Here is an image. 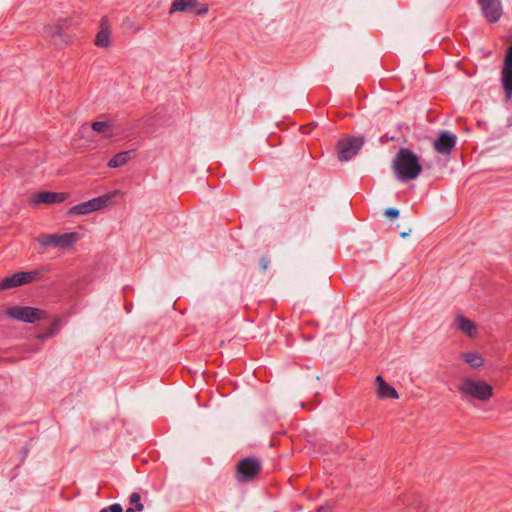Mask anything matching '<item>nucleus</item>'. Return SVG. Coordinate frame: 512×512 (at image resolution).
<instances>
[{
  "label": "nucleus",
  "instance_id": "nucleus-29",
  "mask_svg": "<svg viewBox=\"0 0 512 512\" xmlns=\"http://www.w3.org/2000/svg\"><path fill=\"white\" fill-rule=\"evenodd\" d=\"M506 126H507V127L512 126V114H511L510 116H508V118H507V122H506Z\"/></svg>",
  "mask_w": 512,
  "mask_h": 512
},
{
  "label": "nucleus",
  "instance_id": "nucleus-11",
  "mask_svg": "<svg viewBox=\"0 0 512 512\" xmlns=\"http://www.w3.org/2000/svg\"><path fill=\"white\" fill-rule=\"evenodd\" d=\"M502 85L506 96H512V45L508 48L502 70Z\"/></svg>",
  "mask_w": 512,
  "mask_h": 512
},
{
  "label": "nucleus",
  "instance_id": "nucleus-20",
  "mask_svg": "<svg viewBox=\"0 0 512 512\" xmlns=\"http://www.w3.org/2000/svg\"><path fill=\"white\" fill-rule=\"evenodd\" d=\"M59 325H60V318H59V317H56V318L53 320V322H52V324H51L50 328H49V329H47V331H46L45 333H43V334H39V335L37 336V339H39V340H41V341H42V340L48 339V338H50V337H52V336L56 335V334L58 333V327H59Z\"/></svg>",
  "mask_w": 512,
  "mask_h": 512
},
{
  "label": "nucleus",
  "instance_id": "nucleus-31",
  "mask_svg": "<svg viewBox=\"0 0 512 512\" xmlns=\"http://www.w3.org/2000/svg\"><path fill=\"white\" fill-rule=\"evenodd\" d=\"M315 126V123H310L309 124V127H314Z\"/></svg>",
  "mask_w": 512,
  "mask_h": 512
},
{
  "label": "nucleus",
  "instance_id": "nucleus-8",
  "mask_svg": "<svg viewBox=\"0 0 512 512\" xmlns=\"http://www.w3.org/2000/svg\"><path fill=\"white\" fill-rule=\"evenodd\" d=\"M43 36L59 47H64L71 41V36L65 32L64 25L59 23L46 26Z\"/></svg>",
  "mask_w": 512,
  "mask_h": 512
},
{
  "label": "nucleus",
  "instance_id": "nucleus-17",
  "mask_svg": "<svg viewBox=\"0 0 512 512\" xmlns=\"http://www.w3.org/2000/svg\"><path fill=\"white\" fill-rule=\"evenodd\" d=\"M133 153L134 150L119 152L108 161L107 166L109 168H121L132 159Z\"/></svg>",
  "mask_w": 512,
  "mask_h": 512
},
{
  "label": "nucleus",
  "instance_id": "nucleus-21",
  "mask_svg": "<svg viewBox=\"0 0 512 512\" xmlns=\"http://www.w3.org/2000/svg\"><path fill=\"white\" fill-rule=\"evenodd\" d=\"M93 131L97 133H103L106 134V137H111L112 134L108 133L110 129V124L108 122L104 121H95L91 125Z\"/></svg>",
  "mask_w": 512,
  "mask_h": 512
},
{
  "label": "nucleus",
  "instance_id": "nucleus-22",
  "mask_svg": "<svg viewBox=\"0 0 512 512\" xmlns=\"http://www.w3.org/2000/svg\"><path fill=\"white\" fill-rule=\"evenodd\" d=\"M270 265V259L267 256H262L259 260V267L262 272L267 271Z\"/></svg>",
  "mask_w": 512,
  "mask_h": 512
},
{
  "label": "nucleus",
  "instance_id": "nucleus-2",
  "mask_svg": "<svg viewBox=\"0 0 512 512\" xmlns=\"http://www.w3.org/2000/svg\"><path fill=\"white\" fill-rule=\"evenodd\" d=\"M458 392L464 397L487 402L494 394L492 385L482 379H473L470 377H462L457 385Z\"/></svg>",
  "mask_w": 512,
  "mask_h": 512
},
{
  "label": "nucleus",
  "instance_id": "nucleus-24",
  "mask_svg": "<svg viewBox=\"0 0 512 512\" xmlns=\"http://www.w3.org/2000/svg\"><path fill=\"white\" fill-rule=\"evenodd\" d=\"M129 501L131 504H138L141 501V496L139 493L134 492L130 495Z\"/></svg>",
  "mask_w": 512,
  "mask_h": 512
},
{
  "label": "nucleus",
  "instance_id": "nucleus-30",
  "mask_svg": "<svg viewBox=\"0 0 512 512\" xmlns=\"http://www.w3.org/2000/svg\"><path fill=\"white\" fill-rule=\"evenodd\" d=\"M126 512H136L134 508L132 507H129L126 509Z\"/></svg>",
  "mask_w": 512,
  "mask_h": 512
},
{
  "label": "nucleus",
  "instance_id": "nucleus-4",
  "mask_svg": "<svg viewBox=\"0 0 512 512\" xmlns=\"http://www.w3.org/2000/svg\"><path fill=\"white\" fill-rule=\"evenodd\" d=\"M79 239L80 236L78 233L69 232L64 234H41L37 238V241L44 248L53 246L60 249H67L72 247Z\"/></svg>",
  "mask_w": 512,
  "mask_h": 512
},
{
  "label": "nucleus",
  "instance_id": "nucleus-19",
  "mask_svg": "<svg viewBox=\"0 0 512 512\" xmlns=\"http://www.w3.org/2000/svg\"><path fill=\"white\" fill-rule=\"evenodd\" d=\"M462 357L465 362L474 369H479L484 365V359L478 352L463 353Z\"/></svg>",
  "mask_w": 512,
  "mask_h": 512
},
{
  "label": "nucleus",
  "instance_id": "nucleus-3",
  "mask_svg": "<svg viewBox=\"0 0 512 512\" xmlns=\"http://www.w3.org/2000/svg\"><path fill=\"white\" fill-rule=\"evenodd\" d=\"M121 194L122 192L120 190H114L100 197L82 202L71 207L68 211V215H87L94 211L101 210L105 207L113 205L115 198Z\"/></svg>",
  "mask_w": 512,
  "mask_h": 512
},
{
  "label": "nucleus",
  "instance_id": "nucleus-15",
  "mask_svg": "<svg viewBox=\"0 0 512 512\" xmlns=\"http://www.w3.org/2000/svg\"><path fill=\"white\" fill-rule=\"evenodd\" d=\"M67 198V194L65 193H58V192H50V191H43L35 194L32 198L33 204H54V203H61Z\"/></svg>",
  "mask_w": 512,
  "mask_h": 512
},
{
  "label": "nucleus",
  "instance_id": "nucleus-13",
  "mask_svg": "<svg viewBox=\"0 0 512 512\" xmlns=\"http://www.w3.org/2000/svg\"><path fill=\"white\" fill-rule=\"evenodd\" d=\"M456 144V136L449 131H444L434 142V148L441 154H449Z\"/></svg>",
  "mask_w": 512,
  "mask_h": 512
},
{
  "label": "nucleus",
  "instance_id": "nucleus-1",
  "mask_svg": "<svg viewBox=\"0 0 512 512\" xmlns=\"http://www.w3.org/2000/svg\"><path fill=\"white\" fill-rule=\"evenodd\" d=\"M392 166L397 179L401 181L416 179L422 170L417 155L406 148L397 152Z\"/></svg>",
  "mask_w": 512,
  "mask_h": 512
},
{
  "label": "nucleus",
  "instance_id": "nucleus-18",
  "mask_svg": "<svg viewBox=\"0 0 512 512\" xmlns=\"http://www.w3.org/2000/svg\"><path fill=\"white\" fill-rule=\"evenodd\" d=\"M197 7V0H173L169 13L188 12Z\"/></svg>",
  "mask_w": 512,
  "mask_h": 512
},
{
  "label": "nucleus",
  "instance_id": "nucleus-25",
  "mask_svg": "<svg viewBox=\"0 0 512 512\" xmlns=\"http://www.w3.org/2000/svg\"><path fill=\"white\" fill-rule=\"evenodd\" d=\"M108 512H122V506L120 504H112L109 507H107Z\"/></svg>",
  "mask_w": 512,
  "mask_h": 512
},
{
  "label": "nucleus",
  "instance_id": "nucleus-23",
  "mask_svg": "<svg viewBox=\"0 0 512 512\" xmlns=\"http://www.w3.org/2000/svg\"><path fill=\"white\" fill-rule=\"evenodd\" d=\"M384 215L387 217V218H397L399 216V210L396 209V208H387L385 211H384Z\"/></svg>",
  "mask_w": 512,
  "mask_h": 512
},
{
  "label": "nucleus",
  "instance_id": "nucleus-7",
  "mask_svg": "<svg viewBox=\"0 0 512 512\" xmlns=\"http://www.w3.org/2000/svg\"><path fill=\"white\" fill-rule=\"evenodd\" d=\"M260 462L255 458H246L237 465V479L239 481H251L260 472Z\"/></svg>",
  "mask_w": 512,
  "mask_h": 512
},
{
  "label": "nucleus",
  "instance_id": "nucleus-26",
  "mask_svg": "<svg viewBox=\"0 0 512 512\" xmlns=\"http://www.w3.org/2000/svg\"><path fill=\"white\" fill-rule=\"evenodd\" d=\"M208 10H209L208 6H207L206 4H204V5H202V7H201V8H199V9L196 11V14H197V15H205V14H207V13H208Z\"/></svg>",
  "mask_w": 512,
  "mask_h": 512
},
{
  "label": "nucleus",
  "instance_id": "nucleus-14",
  "mask_svg": "<svg viewBox=\"0 0 512 512\" xmlns=\"http://www.w3.org/2000/svg\"><path fill=\"white\" fill-rule=\"evenodd\" d=\"M454 326L470 338H474L478 334L477 325L462 314H458L454 318Z\"/></svg>",
  "mask_w": 512,
  "mask_h": 512
},
{
  "label": "nucleus",
  "instance_id": "nucleus-27",
  "mask_svg": "<svg viewBox=\"0 0 512 512\" xmlns=\"http://www.w3.org/2000/svg\"><path fill=\"white\" fill-rule=\"evenodd\" d=\"M134 509H135V511L141 512L144 509V506L141 502H139L138 504H135Z\"/></svg>",
  "mask_w": 512,
  "mask_h": 512
},
{
  "label": "nucleus",
  "instance_id": "nucleus-5",
  "mask_svg": "<svg viewBox=\"0 0 512 512\" xmlns=\"http://www.w3.org/2000/svg\"><path fill=\"white\" fill-rule=\"evenodd\" d=\"M6 313L13 319L27 323H35L47 317L44 310L28 306H13Z\"/></svg>",
  "mask_w": 512,
  "mask_h": 512
},
{
  "label": "nucleus",
  "instance_id": "nucleus-12",
  "mask_svg": "<svg viewBox=\"0 0 512 512\" xmlns=\"http://www.w3.org/2000/svg\"><path fill=\"white\" fill-rule=\"evenodd\" d=\"M110 36L109 19L107 16H103L100 20L99 31L95 38V45L100 48H108L111 45Z\"/></svg>",
  "mask_w": 512,
  "mask_h": 512
},
{
  "label": "nucleus",
  "instance_id": "nucleus-9",
  "mask_svg": "<svg viewBox=\"0 0 512 512\" xmlns=\"http://www.w3.org/2000/svg\"><path fill=\"white\" fill-rule=\"evenodd\" d=\"M37 275L38 272L36 271L15 273L0 281V290H7L31 283L36 279Z\"/></svg>",
  "mask_w": 512,
  "mask_h": 512
},
{
  "label": "nucleus",
  "instance_id": "nucleus-6",
  "mask_svg": "<svg viewBox=\"0 0 512 512\" xmlns=\"http://www.w3.org/2000/svg\"><path fill=\"white\" fill-rule=\"evenodd\" d=\"M364 143L363 137H351L340 140L338 143V154L340 161H348L355 156Z\"/></svg>",
  "mask_w": 512,
  "mask_h": 512
},
{
  "label": "nucleus",
  "instance_id": "nucleus-10",
  "mask_svg": "<svg viewBox=\"0 0 512 512\" xmlns=\"http://www.w3.org/2000/svg\"><path fill=\"white\" fill-rule=\"evenodd\" d=\"M484 17L490 23L497 22L502 16L500 0H478Z\"/></svg>",
  "mask_w": 512,
  "mask_h": 512
},
{
  "label": "nucleus",
  "instance_id": "nucleus-16",
  "mask_svg": "<svg viewBox=\"0 0 512 512\" xmlns=\"http://www.w3.org/2000/svg\"><path fill=\"white\" fill-rule=\"evenodd\" d=\"M377 395L380 398H393L398 399L397 391L385 382L382 376H377L375 379Z\"/></svg>",
  "mask_w": 512,
  "mask_h": 512
},
{
  "label": "nucleus",
  "instance_id": "nucleus-28",
  "mask_svg": "<svg viewBox=\"0 0 512 512\" xmlns=\"http://www.w3.org/2000/svg\"><path fill=\"white\" fill-rule=\"evenodd\" d=\"M410 233H411V229H409L408 231H405V232H401L400 237L406 238Z\"/></svg>",
  "mask_w": 512,
  "mask_h": 512
}]
</instances>
